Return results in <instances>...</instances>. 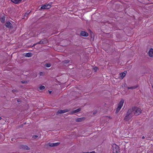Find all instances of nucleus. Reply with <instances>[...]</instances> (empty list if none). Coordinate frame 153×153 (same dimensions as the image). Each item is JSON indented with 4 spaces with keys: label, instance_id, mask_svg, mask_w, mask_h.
<instances>
[{
    "label": "nucleus",
    "instance_id": "nucleus-29",
    "mask_svg": "<svg viewBox=\"0 0 153 153\" xmlns=\"http://www.w3.org/2000/svg\"><path fill=\"white\" fill-rule=\"evenodd\" d=\"M1 119V117H0V120Z\"/></svg>",
    "mask_w": 153,
    "mask_h": 153
},
{
    "label": "nucleus",
    "instance_id": "nucleus-13",
    "mask_svg": "<svg viewBox=\"0 0 153 153\" xmlns=\"http://www.w3.org/2000/svg\"><path fill=\"white\" fill-rule=\"evenodd\" d=\"M83 118H78L76 120V121L77 122H80L83 120Z\"/></svg>",
    "mask_w": 153,
    "mask_h": 153
},
{
    "label": "nucleus",
    "instance_id": "nucleus-17",
    "mask_svg": "<svg viewBox=\"0 0 153 153\" xmlns=\"http://www.w3.org/2000/svg\"><path fill=\"white\" fill-rule=\"evenodd\" d=\"M47 42V40H46L45 41H43V40H42L40 41L39 43L41 44H45Z\"/></svg>",
    "mask_w": 153,
    "mask_h": 153
},
{
    "label": "nucleus",
    "instance_id": "nucleus-15",
    "mask_svg": "<svg viewBox=\"0 0 153 153\" xmlns=\"http://www.w3.org/2000/svg\"><path fill=\"white\" fill-rule=\"evenodd\" d=\"M138 86V85H137L136 86H132L131 87H128L127 88L128 89H135L137 88Z\"/></svg>",
    "mask_w": 153,
    "mask_h": 153
},
{
    "label": "nucleus",
    "instance_id": "nucleus-1",
    "mask_svg": "<svg viewBox=\"0 0 153 153\" xmlns=\"http://www.w3.org/2000/svg\"><path fill=\"white\" fill-rule=\"evenodd\" d=\"M124 102V100H121L118 104L117 107L116 109V113H118L120 110L121 108L123 106Z\"/></svg>",
    "mask_w": 153,
    "mask_h": 153
},
{
    "label": "nucleus",
    "instance_id": "nucleus-23",
    "mask_svg": "<svg viewBox=\"0 0 153 153\" xmlns=\"http://www.w3.org/2000/svg\"><path fill=\"white\" fill-rule=\"evenodd\" d=\"M94 70L95 71H96L98 70V68L96 67H95L94 68Z\"/></svg>",
    "mask_w": 153,
    "mask_h": 153
},
{
    "label": "nucleus",
    "instance_id": "nucleus-32",
    "mask_svg": "<svg viewBox=\"0 0 153 153\" xmlns=\"http://www.w3.org/2000/svg\"><path fill=\"white\" fill-rule=\"evenodd\" d=\"M22 83H24V82H22Z\"/></svg>",
    "mask_w": 153,
    "mask_h": 153
},
{
    "label": "nucleus",
    "instance_id": "nucleus-18",
    "mask_svg": "<svg viewBox=\"0 0 153 153\" xmlns=\"http://www.w3.org/2000/svg\"><path fill=\"white\" fill-rule=\"evenodd\" d=\"M5 17L4 16H3L1 18V21L2 22H4L5 21Z\"/></svg>",
    "mask_w": 153,
    "mask_h": 153
},
{
    "label": "nucleus",
    "instance_id": "nucleus-4",
    "mask_svg": "<svg viewBox=\"0 0 153 153\" xmlns=\"http://www.w3.org/2000/svg\"><path fill=\"white\" fill-rule=\"evenodd\" d=\"M134 114L133 108L128 109L126 115L125 116V119H127L128 115L130 116L132 115V116Z\"/></svg>",
    "mask_w": 153,
    "mask_h": 153
},
{
    "label": "nucleus",
    "instance_id": "nucleus-19",
    "mask_svg": "<svg viewBox=\"0 0 153 153\" xmlns=\"http://www.w3.org/2000/svg\"><path fill=\"white\" fill-rule=\"evenodd\" d=\"M80 110H81V109L80 108H78V109H77L76 110L74 111H73V113H75L78 112L79 111H80Z\"/></svg>",
    "mask_w": 153,
    "mask_h": 153
},
{
    "label": "nucleus",
    "instance_id": "nucleus-2",
    "mask_svg": "<svg viewBox=\"0 0 153 153\" xmlns=\"http://www.w3.org/2000/svg\"><path fill=\"white\" fill-rule=\"evenodd\" d=\"M133 111L134 114L137 115L140 114L141 112L142 111L140 108L134 107L133 108Z\"/></svg>",
    "mask_w": 153,
    "mask_h": 153
},
{
    "label": "nucleus",
    "instance_id": "nucleus-25",
    "mask_svg": "<svg viewBox=\"0 0 153 153\" xmlns=\"http://www.w3.org/2000/svg\"><path fill=\"white\" fill-rule=\"evenodd\" d=\"M43 75V73L42 72H41L40 73V76H42Z\"/></svg>",
    "mask_w": 153,
    "mask_h": 153
},
{
    "label": "nucleus",
    "instance_id": "nucleus-10",
    "mask_svg": "<svg viewBox=\"0 0 153 153\" xmlns=\"http://www.w3.org/2000/svg\"><path fill=\"white\" fill-rule=\"evenodd\" d=\"M81 35L84 36H88V33L85 31H82L80 33Z\"/></svg>",
    "mask_w": 153,
    "mask_h": 153
},
{
    "label": "nucleus",
    "instance_id": "nucleus-22",
    "mask_svg": "<svg viewBox=\"0 0 153 153\" xmlns=\"http://www.w3.org/2000/svg\"><path fill=\"white\" fill-rule=\"evenodd\" d=\"M38 137L37 135H34L33 137V139H36V138H37Z\"/></svg>",
    "mask_w": 153,
    "mask_h": 153
},
{
    "label": "nucleus",
    "instance_id": "nucleus-5",
    "mask_svg": "<svg viewBox=\"0 0 153 153\" xmlns=\"http://www.w3.org/2000/svg\"><path fill=\"white\" fill-rule=\"evenodd\" d=\"M51 7V5L50 4H46L44 6H42L41 8V9H48L50 8Z\"/></svg>",
    "mask_w": 153,
    "mask_h": 153
},
{
    "label": "nucleus",
    "instance_id": "nucleus-28",
    "mask_svg": "<svg viewBox=\"0 0 153 153\" xmlns=\"http://www.w3.org/2000/svg\"><path fill=\"white\" fill-rule=\"evenodd\" d=\"M51 91H50V92H49L50 93H51Z\"/></svg>",
    "mask_w": 153,
    "mask_h": 153
},
{
    "label": "nucleus",
    "instance_id": "nucleus-6",
    "mask_svg": "<svg viewBox=\"0 0 153 153\" xmlns=\"http://www.w3.org/2000/svg\"><path fill=\"white\" fill-rule=\"evenodd\" d=\"M126 73V71H124L123 72L121 73L120 74V76L119 78L120 79H123L125 76Z\"/></svg>",
    "mask_w": 153,
    "mask_h": 153
},
{
    "label": "nucleus",
    "instance_id": "nucleus-26",
    "mask_svg": "<svg viewBox=\"0 0 153 153\" xmlns=\"http://www.w3.org/2000/svg\"><path fill=\"white\" fill-rule=\"evenodd\" d=\"M68 62H69V61L67 60V61H66V62H65V63H68Z\"/></svg>",
    "mask_w": 153,
    "mask_h": 153
},
{
    "label": "nucleus",
    "instance_id": "nucleus-21",
    "mask_svg": "<svg viewBox=\"0 0 153 153\" xmlns=\"http://www.w3.org/2000/svg\"><path fill=\"white\" fill-rule=\"evenodd\" d=\"M45 65L47 67H49L51 66V64L50 63L46 64Z\"/></svg>",
    "mask_w": 153,
    "mask_h": 153
},
{
    "label": "nucleus",
    "instance_id": "nucleus-33",
    "mask_svg": "<svg viewBox=\"0 0 153 153\" xmlns=\"http://www.w3.org/2000/svg\"><path fill=\"white\" fill-rule=\"evenodd\" d=\"M11 140H12V141H13V139H11Z\"/></svg>",
    "mask_w": 153,
    "mask_h": 153
},
{
    "label": "nucleus",
    "instance_id": "nucleus-14",
    "mask_svg": "<svg viewBox=\"0 0 153 153\" xmlns=\"http://www.w3.org/2000/svg\"><path fill=\"white\" fill-rule=\"evenodd\" d=\"M132 117V115H131V116L129 115H128L127 119H125V118H124V120L126 121H128L129 120L131 119V118Z\"/></svg>",
    "mask_w": 153,
    "mask_h": 153
},
{
    "label": "nucleus",
    "instance_id": "nucleus-12",
    "mask_svg": "<svg viewBox=\"0 0 153 153\" xmlns=\"http://www.w3.org/2000/svg\"><path fill=\"white\" fill-rule=\"evenodd\" d=\"M68 111V110H60L58 111L59 113L60 114H62L64 113L65 112H67Z\"/></svg>",
    "mask_w": 153,
    "mask_h": 153
},
{
    "label": "nucleus",
    "instance_id": "nucleus-27",
    "mask_svg": "<svg viewBox=\"0 0 153 153\" xmlns=\"http://www.w3.org/2000/svg\"><path fill=\"white\" fill-rule=\"evenodd\" d=\"M142 138L143 139H144L145 138V137L144 136H143L142 137Z\"/></svg>",
    "mask_w": 153,
    "mask_h": 153
},
{
    "label": "nucleus",
    "instance_id": "nucleus-9",
    "mask_svg": "<svg viewBox=\"0 0 153 153\" xmlns=\"http://www.w3.org/2000/svg\"><path fill=\"white\" fill-rule=\"evenodd\" d=\"M148 53L150 57H153V49H150Z\"/></svg>",
    "mask_w": 153,
    "mask_h": 153
},
{
    "label": "nucleus",
    "instance_id": "nucleus-16",
    "mask_svg": "<svg viewBox=\"0 0 153 153\" xmlns=\"http://www.w3.org/2000/svg\"><path fill=\"white\" fill-rule=\"evenodd\" d=\"M32 54L31 53H27L26 54L25 56L27 57H30L32 56Z\"/></svg>",
    "mask_w": 153,
    "mask_h": 153
},
{
    "label": "nucleus",
    "instance_id": "nucleus-30",
    "mask_svg": "<svg viewBox=\"0 0 153 153\" xmlns=\"http://www.w3.org/2000/svg\"><path fill=\"white\" fill-rule=\"evenodd\" d=\"M109 118L110 119H111V117H109Z\"/></svg>",
    "mask_w": 153,
    "mask_h": 153
},
{
    "label": "nucleus",
    "instance_id": "nucleus-8",
    "mask_svg": "<svg viewBox=\"0 0 153 153\" xmlns=\"http://www.w3.org/2000/svg\"><path fill=\"white\" fill-rule=\"evenodd\" d=\"M8 28H11L12 27V24L9 22H7L5 25Z\"/></svg>",
    "mask_w": 153,
    "mask_h": 153
},
{
    "label": "nucleus",
    "instance_id": "nucleus-3",
    "mask_svg": "<svg viewBox=\"0 0 153 153\" xmlns=\"http://www.w3.org/2000/svg\"><path fill=\"white\" fill-rule=\"evenodd\" d=\"M113 148V152L115 153H119V147L118 146L115 144H113L112 146Z\"/></svg>",
    "mask_w": 153,
    "mask_h": 153
},
{
    "label": "nucleus",
    "instance_id": "nucleus-20",
    "mask_svg": "<svg viewBox=\"0 0 153 153\" xmlns=\"http://www.w3.org/2000/svg\"><path fill=\"white\" fill-rule=\"evenodd\" d=\"M45 88V86L43 85L40 86L39 87V89L40 90L44 89Z\"/></svg>",
    "mask_w": 153,
    "mask_h": 153
},
{
    "label": "nucleus",
    "instance_id": "nucleus-7",
    "mask_svg": "<svg viewBox=\"0 0 153 153\" xmlns=\"http://www.w3.org/2000/svg\"><path fill=\"white\" fill-rule=\"evenodd\" d=\"M60 144L59 143H49V145L50 146H58Z\"/></svg>",
    "mask_w": 153,
    "mask_h": 153
},
{
    "label": "nucleus",
    "instance_id": "nucleus-34",
    "mask_svg": "<svg viewBox=\"0 0 153 153\" xmlns=\"http://www.w3.org/2000/svg\"><path fill=\"white\" fill-rule=\"evenodd\" d=\"M152 88H153V85L152 86Z\"/></svg>",
    "mask_w": 153,
    "mask_h": 153
},
{
    "label": "nucleus",
    "instance_id": "nucleus-11",
    "mask_svg": "<svg viewBox=\"0 0 153 153\" xmlns=\"http://www.w3.org/2000/svg\"><path fill=\"white\" fill-rule=\"evenodd\" d=\"M12 2L15 4H18L21 2L22 0H11Z\"/></svg>",
    "mask_w": 153,
    "mask_h": 153
},
{
    "label": "nucleus",
    "instance_id": "nucleus-31",
    "mask_svg": "<svg viewBox=\"0 0 153 153\" xmlns=\"http://www.w3.org/2000/svg\"><path fill=\"white\" fill-rule=\"evenodd\" d=\"M113 153H115V152H113Z\"/></svg>",
    "mask_w": 153,
    "mask_h": 153
},
{
    "label": "nucleus",
    "instance_id": "nucleus-24",
    "mask_svg": "<svg viewBox=\"0 0 153 153\" xmlns=\"http://www.w3.org/2000/svg\"><path fill=\"white\" fill-rule=\"evenodd\" d=\"M24 149H29L28 147L26 146H24Z\"/></svg>",
    "mask_w": 153,
    "mask_h": 153
}]
</instances>
